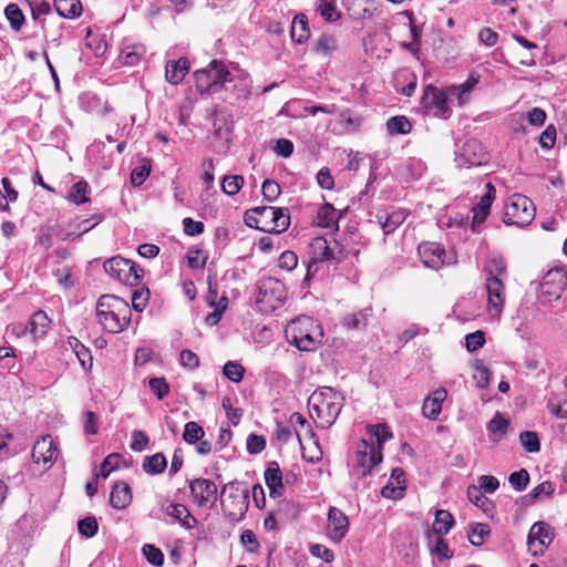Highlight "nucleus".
Masks as SVG:
<instances>
[{
	"instance_id": "obj_46",
	"label": "nucleus",
	"mask_w": 567,
	"mask_h": 567,
	"mask_svg": "<svg viewBox=\"0 0 567 567\" xmlns=\"http://www.w3.org/2000/svg\"><path fill=\"white\" fill-rule=\"evenodd\" d=\"M338 48L337 40L333 35L321 34L316 41L315 52L322 55L332 54Z\"/></svg>"
},
{
	"instance_id": "obj_9",
	"label": "nucleus",
	"mask_w": 567,
	"mask_h": 567,
	"mask_svg": "<svg viewBox=\"0 0 567 567\" xmlns=\"http://www.w3.org/2000/svg\"><path fill=\"white\" fill-rule=\"evenodd\" d=\"M258 289L257 303L262 305L266 309H278L286 299L284 285L275 278L260 280Z\"/></svg>"
},
{
	"instance_id": "obj_2",
	"label": "nucleus",
	"mask_w": 567,
	"mask_h": 567,
	"mask_svg": "<svg viewBox=\"0 0 567 567\" xmlns=\"http://www.w3.org/2000/svg\"><path fill=\"white\" fill-rule=\"evenodd\" d=\"M245 224L264 233L281 234L290 225L288 208L258 206L248 209L244 216Z\"/></svg>"
},
{
	"instance_id": "obj_44",
	"label": "nucleus",
	"mask_w": 567,
	"mask_h": 567,
	"mask_svg": "<svg viewBox=\"0 0 567 567\" xmlns=\"http://www.w3.org/2000/svg\"><path fill=\"white\" fill-rule=\"evenodd\" d=\"M367 431L375 439V447L382 453L383 444L392 437V433L388 430L386 425L382 423L368 425Z\"/></svg>"
},
{
	"instance_id": "obj_22",
	"label": "nucleus",
	"mask_w": 567,
	"mask_h": 567,
	"mask_svg": "<svg viewBox=\"0 0 567 567\" xmlns=\"http://www.w3.org/2000/svg\"><path fill=\"white\" fill-rule=\"evenodd\" d=\"M161 511L179 520L187 529H192L196 523L195 517L192 516L189 511L183 504H174L168 501H164L161 504Z\"/></svg>"
},
{
	"instance_id": "obj_59",
	"label": "nucleus",
	"mask_w": 567,
	"mask_h": 567,
	"mask_svg": "<svg viewBox=\"0 0 567 567\" xmlns=\"http://www.w3.org/2000/svg\"><path fill=\"white\" fill-rule=\"evenodd\" d=\"M261 192L266 200L275 202L279 197L281 189L277 182L272 179H266L262 183Z\"/></svg>"
},
{
	"instance_id": "obj_50",
	"label": "nucleus",
	"mask_w": 567,
	"mask_h": 567,
	"mask_svg": "<svg viewBox=\"0 0 567 567\" xmlns=\"http://www.w3.org/2000/svg\"><path fill=\"white\" fill-rule=\"evenodd\" d=\"M519 440L528 453H536L540 450V443L536 432L524 431L519 434Z\"/></svg>"
},
{
	"instance_id": "obj_3",
	"label": "nucleus",
	"mask_w": 567,
	"mask_h": 567,
	"mask_svg": "<svg viewBox=\"0 0 567 567\" xmlns=\"http://www.w3.org/2000/svg\"><path fill=\"white\" fill-rule=\"evenodd\" d=\"M288 341L301 351H311L317 348L323 337L321 326L311 317L302 316L286 328Z\"/></svg>"
},
{
	"instance_id": "obj_48",
	"label": "nucleus",
	"mask_w": 567,
	"mask_h": 567,
	"mask_svg": "<svg viewBox=\"0 0 567 567\" xmlns=\"http://www.w3.org/2000/svg\"><path fill=\"white\" fill-rule=\"evenodd\" d=\"M204 435L205 432L198 423L190 421L185 424L183 439L186 443L194 444L200 441Z\"/></svg>"
},
{
	"instance_id": "obj_57",
	"label": "nucleus",
	"mask_w": 567,
	"mask_h": 567,
	"mask_svg": "<svg viewBox=\"0 0 567 567\" xmlns=\"http://www.w3.org/2000/svg\"><path fill=\"white\" fill-rule=\"evenodd\" d=\"M78 528L81 535L90 538L97 533L99 524L95 517L90 516L79 520Z\"/></svg>"
},
{
	"instance_id": "obj_11",
	"label": "nucleus",
	"mask_w": 567,
	"mask_h": 567,
	"mask_svg": "<svg viewBox=\"0 0 567 567\" xmlns=\"http://www.w3.org/2000/svg\"><path fill=\"white\" fill-rule=\"evenodd\" d=\"M488 156L482 143L475 138L467 140L458 151L455 162L460 167L481 166Z\"/></svg>"
},
{
	"instance_id": "obj_8",
	"label": "nucleus",
	"mask_w": 567,
	"mask_h": 567,
	"mask_svg": "<svg viewBox=\"0 0 567 567\" xmlns=\"http://www.w3.org/2000/svg\"><path fill=\"white\" fill-rule=\"evenodd\" d=\"M382 462V453L374 444L362 439L357 444L355 465L353 472L359 477H364L372 473V468Z\"/></svg>"
},
{
	"instance_id": "obj_42",
	"label": "nucleus",
	"mask_w": 567,
	"mask_h": 567,
	"mask_svg": "<svg viewBox=\"0 0 567 567\" xmlns=\"http://www.w3.org/2000/svg\"><path fill=\"white\" fill-rule=\"evenodd\" d=\"M386 128L390 135L408 134L412 130V125L406 116H392L386 122Z\"/></svg>"
},
{
	"instance_id": "obj_37",
	"label": "nucleus",
	"mask_w": 567,
	"mask_h": 567,
	"mask_svg": "<svg viewBox=\"0 0 567 567\" xmlns=\"http://www.w3.org/2000/svg\"><path fill=\"white\" fill-rule=\"evenodd\" d=\"M508 421L502 416L499 412H496L493 419L487 423V430L491 434L493 442H498L501 437L507 432Z\"/></svg>"
},
{
	"instance_id": "obj_5",
	"label": "nucleus",
	"mask_w": 567,
	"mask_h": 567,
	"mask_svg": "<svg viewBox=\"0 0 567 567\" xmlns=\"http://www.w3.org/2000/svg\"><path fill=\"white\" fill-rule=\"evenodd\" d=\"M194 76L196 90L202 94H214L233 80L224 63L217 60L212 61L207 68L197 70Z\"/></svg>"
},
{
	"instance_id": "obj_34",
	"label": "nucleus",
	"mask_w": 567,
	"mask_h": 567,
	"mask_svg": "<svg viewBox=\"0 0 567 567\" xmlns=\"http://www.w3.org/2000/svg\"><path fill=\"white\" fill-rule=\"evenodd\" d=\"M68 343L71 349L74 351L76 358L79 359L83 369L89 370L92 367V355L91 351L81 343V341L75 337H69Z\"/></svg>"
},
{
	"instance_id": "obj_53",
	"label": "nucleus",
	"mask_w": 567,
	"mask_h": 567,
	"mask_svg": "<svg viewBox=\"0 0 567 567\" xmlns=\"http://www.w3.org/2000/svg\"><path fill=\"white\" fill-rule=\"evenodd\" d=\"M508 482L515 491L522 492L529 483V473L525 468H520L508 476Z\"/></svg>"
},
{
	"instance_id": "obj_49",
	"label": "nucleus",
	"mask_w": 567,
	"mask_h": 567,
	"mask_svg": "<svg viewBox=\"0 0 567 567\" xmlns=\"http://www.w3.org/2000/svg\"><path fill=\"white\" fill-rule=\"evenodd\" d=\"M555 492V486L551 482L545 481L538 484L525 496L528 504L536 502L542 495L550 496Z\"/></svg>"
},
{
	"instance_id": "obj_45",
	"label": "nucleus",
	"mask_w": 567,
	"mask_h": 567,
	"mask_svg": "<svg viewBox=\"0 0 567 567\" xmlns=\"http://www.w3.org/2000/svg\"><path fill=\"white\" fill-rule=\"evenodd\" d=\"M4 14L13 31H19L24 23V14L16 3H10L4 9Z\"/></svg>"
},
{
	"instance_id": "obj_56",
	"label": "nucleus",
	"mask_w": 567,
	"mask_h": 567,
	"mask_svg": "<svg viewBox=\"0 0 567 567\" xmlns=\"http://www.w3.org/2000/svg\"><path fill=\"white\" fill-rule=\"evenodd\" d=\"M151 173V164L147 159L141 166L135 167L131 173V183L134 186L142 185Z\"/></svg>"
},
{
	"instance_id": "obj_30",
	"label": "nucleus",
	"mask_w": 567,
	"mask_h": 567,
	"mask_svg": "<svg viewBox=\"0 0 567 567\" xmlns=\"http://www.w3.org/2000/svg\"><path fill=\"white\" fill-rule=\"evenodd\" d=\"M478 81L480 75L471 74L464 83L449 86L447 91L451 95H455L457 97L460 105H463L468 101V94L475 87Z\"/></svg>"
},
{
	"instance_id": "obj_18",
	"label": "nucleus",
	"mask_w": 567,
	"mask_h": 567,
	"mask_svg": "<svg viewBox=\"0 0 567 567\" xmlns=\"http://www.w3.org/2000/svg\"><path fill=\"white\" fill-rule=\"evenodd\" d=\"M58 456V449L51 436L47 435L38 440L32 449V460L37 464H52Z\"/></svg>"
},
{
	"instance_id": "obj_10",
	"label": "nucleus",
	"mask_w": 567,
	"mask_h": 567,
	"mask_svg": "<svg viewBox=\"0 0 567 567\" xmlns=\"http://www.w3.org/2000/svg\"><path fill=\"white\" fill-rule=\"evenodd\" d=\"M554 528H551L547 523H534L527 536L528 550L533 556L543 555L546 548L554 540Z\"/></svg>"
},
{
	"instance_id": "obj_27",
	"label": "nucleus",
	"mask_w": 567,
	"mask_h": 567,
	"mask_svg": "<svg viewBox=\"0 0 567 567\" xmlns=\"http://www.w3.org/2000/svg\"><path fill=\"white\" fill-rule=\"evenodd\" d=\"M189 70V62L186 58H181L177 61H169L166 64L165 76L171 84L181 83Z\"/></svg>"
},
{
	"instance_id": "obj_40",
	"label": "nucleus",
	"mask_w": 567,
	"mask_h": 567,
	"mask_svg": "<svg viewBox=\"0 0 567 567\" xmlns=\"http://www.w3.org/2000/svg\"><path fill=\"white\" fill-rule=\"evenodd\" d=\"M317 11L328 22H334L341 17L337 9V0H317Z\"/></svg>"
},
{
	"instance_id": "obj_31",
	"label": "nucleus",
	"mask_w": 567,
	"mask_h": 567,
	"mask_svg": "<svg viewBox=\"0 0 567 567\" xmlns=\"http://www.w3.org/2000/svg\"><path fill=\"white\" fill-rule=\"evenodd\" d=\"M292 41L303 43L309 39L310 31L308 28V19L303 13L297 14L291 23L290 30Z\"/></svg>"
},
{
	"instance_id": "obj_35",
	"label": "nucleus",
	"mask_w": 567,
	"mask_h": 567,
	"mask_svg": "<svg viewBox=\"0 0 567 567\" xmlns=\"http://www.w3.org/2000/svg\"><path fill=\"white\" fill-rule=\"evenodd\" d=\"M454 524V518L450 512L445 509H437L435 513V519L432 526L435 535H445L450 532Z\"/></svg>"
},
{
	"instance_id": "obj_38",
	"label": "nucleus",
	"mask_w": 567,
	"mask_h": 567,
	"mask_svg": "<svg viewBox=\"0 0 567 567\" xmlns=\"http://www.w3.org/2000/svg\"><path fill=\"white\" fill-rule=\"evenodd\" d=\"M167 466V461L164 454L156 453L152 456H146L143 462V471L147 474H161Z\"/></svg>"
},
{
	"instance_id": "obj_7",
	"label": "nucleus",
	"mask_w": 567,
	"mask_h": 567,
	"mask_svg": "<svg viewBox=\"0 0 567 567\" xmlns=\"http://www.w3.org/2000/svg\"><path fill=\"white\" fill-rule=\"evenodd\" d=\"M534 217L535 206L533 202L522 194H514L505 206L503 220L507 225L524 227L529 225Z\"/></svg>"
},
{
	"instance_id": "obj_4",
	"label": "nucleus",
	"mask_w": 567,
	"mask_h": 567,
	"mask_svg": "<svg viewBox=\"0 0 567 567\" xmlns=\"http://www.w3.org/2000/svg\"><path fill=\"white\" fill-rule=\"evenodd\" d=\"M220 504L224 513L229 518L238 519L248 509L249 491L238 482H229L221 488Z\"/></svg>"
},
{
	"instance_id": "obj_39",
	"label": "nucleus",
	"mask_w": 567,
	"mask_h": 567,
	"mask_svg": "<svg viewBox=\"0 0 567 567\" xmlns=\"http://www.w3.org/2000/svg\"><path fill=\"white\" fill-rule=\"evenodd\" d=\"M144 53L145 49L141 44L126 45L122 49L118 58L123 64L133 66L137 64Z\"/></svg>"
},
{
	"instance_id": "obj_13",
	"label": "nucleus",
	"mask_w": 567,
	"mask_h": 567,
	"mask_svg": "<svg viewBox=\"0 0 567 567\" xmlns=\"http://www.w3.org/2000/svg\"><path fill=\"white\" fill-rule=\"evenodd\" d=\"M422 104L427 111H432L437 117L447 118L450 109L446 94L433 85H427L422 96Z\"/></svg>"
},
{
	"instance_id": "obj_41",
	"label": "nucleus",
	"mask_w": 567,
	"mask_h": 567,
	"mask_svg": "<svg viewBox=\"0 0 567 567\" xmlns=\"http://www.w3.org/2000/svg\"><path fill=\"white\" fill-rule=\"evenodd\" d=\"M89 184L85 181H79L70 188L66 199L69 202L74 203L75 205H81L87 203L90 199L87 197Z\"/></svg>"
},
{
	"instance_id": "obj_23",
	"label": "nucleus",
	"mask_w": 567,
	"mask_h": 567,
	"mask_svg": "<svg viewBox=\"0 0 567 567\" xmlns=\"http://www.w3.org/2000/svg\"><path fill=\"white\" fill-rule=\"evenodd\" d=\"M485 188H486V193L481 197L477 206L475 208H473V213H474V216H473V228L476 225H481L482 223L485 221L486 217L489 214V209H491L492 203H493V200L495 198L496 189L493 186V184L492 183H487L485 185Z\"/></svg>"
},
{
	"instance_id": "obj_36",
	"label": "nucleus",
	"mask_w": 567,
	"mask_h": 567,
	"mask_svg": "<svg viewBox=\"0 0 567 567\" xmlns=\"http://www.w3.org/2000/svg\"><path fill=\"white\" fill-rule=\"evenodd\" d=\"M339 215L331 204L322 205L317 213V225L322 228H330L337 224Z\"/></svg>"
},
{
	"instance_id": "obj_26",
	"label": "nucleus",
	"mask_w": 567,
	"mask_h": 567,
	"mask_svg": "<svg viewBox=\"0 0 567 567\" xmlns=\"http://www.w3.org/2000/svg\"><path fill=\"white\" fill-rule=\"evenodd\" d=\"M132 491L127 483H116L111 492L110 503L115 509H124L132 503Z\"/></svg>"
},
{
	"instance_id": "obj_60",
	"label": "nucleus",
	"mask_w": 567,
	"mask_h": 567,
	"mask_svg": "<svg viewBox=\"0 0 567 567\" xmlns=\"http://www.w3.org/2000/svg\"><path fill=\"white\" fill-rule=\"evenodd\" d=\"M120 460H121V455L117 454V453H113V454L107 455L104 458L103 463L101 464L100 475L103 478L109 477V475L111 474L112 471L118 468Z\"/></svg>"
},
{
	"instance_id": "obj_43",
	"label": "nucleus",
	"mask_w": 567,
	"mask_h": 567,
	"mask_svg": "<svg viewBox=\"0 0 567 567\" xmlns=\"http://www.w3.org/2000/svg\"><path fill=\"white\" fill-rule=\"evenodd\" d=\"M488 525L482 523H473L467 533L468 540L474 546H481L485 538L489 535Z\"/></svg>"
},
{
	"instance_id": "obj_63",
	"label": "nucleus",
	"mask_w": 567,
	"mask_h": 567,
	"mask_svg": "<svg viewBox=\"0 0 567 567\" xmlns=\"http://www.w3.org/2000/svg\"><path fill=\"white\" fill-rule=\"evenodd\" d=\"M484 342H485V338H484V332H482V331H475V332L468 333L465 338L466 349L470 352L481 349L484 346Z\"/></svg>"
},
{
	"instance_id": "obj_29",
	"label": "nucleus",
	"mask_w": 567,
	"mask_h": 567,
	"mask_svg": "<svg viewBox=\"0 0 567 567\" xmlns=\"http://www.w3.org/2000/svg\"><path fill=\"white\" fill-rule=\"evenodd\" d=\"M311 260L315 262L333 259V251L323 237H316L310 243Z\"/></svg>"
},
{
	"instance_id": "obj_19",
	"label": "nucleus",
	"mask_w": 567,
	"mask_h": 567,
	"mask_svg": "<svg viewBox=\"0 0 567 567\" xmlns=\"http://www.w3.org/2000/svg\"><path fill=\"white\" fill-rule=\"evenodd\" d=\"M99 322L105 331L118 333L131 322V308L128 307L127 312H124L123 309L121 311L113 310L112 312H106L103 318L99 319Z\"/></svg>"
},
{
	"instance_id": "obj_32",
	"label": "nucleus",
	"mask_w": 567,
	"mask_h": 567,
	"mask_svg": "<svg viewBox=\"0 0 567 567\" xmlns=\"http://www.w3.org/2000/svg\"><path fill=\"white\" fill-rule=\"evenodd\" d=\"M54 8L59 16L75 19L82 13L80 0H54Z\"/></svg>"
},
{
	"instance_id": "obj_52",
	"label": "nucleus",
	"mask_w": 567,
	"mask_h": 567,
	"mask_svg": "<svg viewBox=\"0 0 567 567\" xmlns=\"http://www.w3.org/2000/svg\"><path fill=\"white\" fill-rule=\"evenodd\" d=\"M223 373L231 382L238 383L244 378L245 369L241 364L237 362L228 361L224 365Z\"/></svg>"
},
{
	"instance_id": "obj_6",
	"label": "nucleus",
	"mask_w": 567,
	"mask_h": 567,
	"mask_svg": "<svg viewBox=\"0 0 567 567\" xmlns=\"http://www.w3.org/2000/svg\"><path fill=\"white\" fill-rule=\"evenodd\" d=\"M103 268L110 277L125 286H136L144 276V270L130 259L115 256L103 264Z\"/></svg>"
},
{
	"instance_id": "obj_54",
	"label": "nucleus",
	"mask_w": 567,
	"mask_h": 567,
	"mask_svg": "<svg viewBox=\"0 0 567 567\" xmlns=\"http://www.w3.org/2000/svg\"><path fill=\"white\" fill-rule=\"evenodd\" d=\"M244 185V177L240 175H231L224 177L221 188L227 195H236Z\"/></svg>"
},
{
	"instance_id": "obj_25",
	"label": "nucleus",
	"mask_w": 567,
	"mask_h": 567,
	"mask_svg": "<svg viewBox=\"0 0 567 567\" xmlns=\"http://www.w3.org/2000/svg\"><path fill=\"white\" fill-rule=\"evenodd\" d=\"M121 309H123L124 312L128 311V303L124 299L113 295H103L96 303L97 320L103 318L106 312H112L113 310L121 311Z\"/></svg>"
},
{
	"instance_id": "obj_61",
	"label": "nucleus",
	"mask_w": 567,
	"mask_h": 567,
	"mask_svg": "<svg viewBox=\"0 0 567 567\" xmlns=\"http://www.w3.org/2000/svg\"><path fill=\"white\" fill-rule=\"evenodd\" d=\"M248 453L258 454L266 447V440L261 435L249 434L246 442Z\"/></svg>"
},
{
	"instance_id": "obj_16",
	"label": "nucleus",
	"mask_w": 567,
	"mask_h": 567,
	"mask_svg": "<svg viewBox=\"0 0 567 567\" xmlns=\"http://www.w3.org/2000/svg\"><path fill=\"white\" fill-rule=\"evenodd\" d=\"M349 529L348 516L337 507H330L328 512L327 536L338 544L347 535Z\"/></svg>"
},
{
	"instance_id": "obj_28",
	"label": "nucleus",
	"mask_w": 567,
	"mask_h": 567,
	"mask_svg": "<svg viewBox=\"0 0 567 567\" xmlns=\"http://www.w3.org/2000/svg\"><path fill=\"white\" fill-rule=\"evenodd\" d=\"M372 316V308L368 307L358 312L346 315L341 322L349 330H361L368 324L369 318Z\"/></svg>"
},
{
	"instance_id": "obj_12",
	"label": "nucleus",
	"mask_w": 567,
	"mask_h": 567,
	"mask_svg": "<svg viewBox=\"0 0 567 567\" xmlns=\"http://www.w3.org/2000/svg\"><path fill=\"white\" fill-rule=\"evenodd\" d=\"M192 497L200 507H212L217 501V485L207 478L189 482Z\"/></svg>"
},
{
	"instance_id": "obj_55",
	"label": "nucleus",
	"mask_w": 567,
	"mask_h": 567,
	"mask_svg": "<svg viewBox=\"0 0 567 567\" xmlns=\"http://www.w3.org/2000/svg\"><path fill=\"white\" fill-rule=\"evenodd\" d=\"M148 385L157 400H163L169 392V384L163 377L150 379Z\"/></svg>"
},
{
	"instance_id": "obj_62",
	"label": "nucleus",
	"mask_w": 567,
	"mask_h": 567,
	"mask_svg": "<svg viewBox=\"0 0 567 567\" xmlns=\"http://www.w3.org/2000/svg\"><path fill=\"white\" fill-rule=\"evenodd\" d=\"M150 297V290L148 289H140L135 290L132 295V307L134 310L141 312L145 309L147 300Z\"/></svg>"
},
{
	"instance_id": "obj_21",
	"label": "nucleus",
	"mask_w": 567,
	"mask_h": 567,
	"mask_svg": "<svg viewBox=\"0 0 567 567\" xmlns=\"http://www.w3.org/2000/svg\"><path fill=\"white\" fill-rule=\"evenodd\" d=\"M265 483L269 488L270 497L277 498L282 495V473L277 462H270L267 470L265 471Z\"/></svg>"
},
{
	"instance_id": "obj_33",
	"label": "nucleus",
	"mask_w": 567,
	"mask_h": 567,
	"mask_svg": "<svg viewBox=\"0 0 567 567\" xmlns=\"http://www.w3.org/2000/svg\"><path fill=\"white\" fill-rule=\"evenodd\" d=\"M408 217V213L404 209L394 210L386 214L384 219L380 216L381 228L384 234L393 233L400 225L404 223Z\"/></svg>"
},
{
	"instance_id": "obj_17",
	"label": "nucleus",
	"mask_w": 567,
	"mask_h": 567,
	"mask_svg": "<svg viewBox=\"0 0 567 567\" xmlns=\"http://www.w3.org/2000/svg\"><path fill=\"white\" fill-rule=\"evenodd\" d=\"M419 256L424 266L439 270L445 264V249L436 243H423L417 248Z\"/></svg>"
},
{
	"instance_id": "obj_1",
	"label": "nucleus",
	"mask_w": 567,
	"mask_h": 567,
	"mask_svg": "<svg viewBox=\"0 0 567 567\" xmlns=\"http://www.w3.org/2000/svg\"><path fill=\"white\" fill-rule=\"evenodd\" d=\"M344 398L332 388H322L309 399L310 414L321 429L330 427L339 416Z\"/></svg>"
},
{
	"instance_id": "obj_24",
	"label": "nucleus",
	"mask_w": 567,
	"mask_h": 567,
	"mask_svg": "<svg viewBox=\"0 0 567 567\" xmlns=\"http://www.w3.org/2000/svg\"><path fill=\"white\" fill-rule=\"evenodd\" d=\"M50 323L51 320L44 311L39 310L32 315L27 326L29 334L32 336L33 341H38L39 339H43L45 337Z\"/></svg>"
},
{
	"instance_id": "obj_58",
	"label": "nucleus",
	"mask_w": 567,
	"mask_h": 567,
	"mask_svg": "<svg viewBox=\"0 0 567 567\" xmlns=\"http://www.w3.org/2000/svg\"><path fill=\"white\" fill-rule=\"evenodd\" d=\"M431 551L433 555L443 559H449L453 556V553L450 550L447 543L442 538V535H436Z\"/></svg>"
},
{
	"instance_id": "obj_64",
	"label": "nucleus",
	"mask_w": 567,
	"mask_h": 567,
	"mask_svg": "<svg viewBox=\"0 0 567 567\" xmlns=\"http://www.w3.org/2000/svg\"><path fill=\"white\" fill-rule=\"evenodd\" d=\"M297 265H298V256L291 250L284 251L278 259V266L281 269H285L288 271L295 269L297 267Z\"/></svg>"
},
{
	"instance_id": "obj_47",
	"label": "nucleus",
	"mask_w": 567,
	"mask_h": 567,
	"mask_svg": "<svg viewBox=\"0 0 567 567\" xmlns=\"http://www.w3.org/2000/svg\"><path fill=\"white\" fill-rule=\"evenodd\" d=\"M484 272L486 278L496 277L503 279L506 277V264L503 258H492L487 261Z\"/></svg>"
},
{
	"instance_id": "obj_15",
	"label": "nucleus",
	"mask_w": 567,
	"mask_h": 567,
	"mask_svg": "<svg viewBox=\"0 0 567 567\" xmlns=\"http://www.w3.org/2000/svg\"><path fill=\"white\" fill-rule=\"evenodd\" d=\"M488 311L493 316H499L505 301V286L503 279L496 277L485 278Z\"/></svg>"
},
{
	"instance_id": "obj_14",
	"label": "nucleus",
	"mask_w": 567,
	"mask_h": 567,
	"mask_svg": "<svg viewBox=\"0 0 567 567\" xmlns=\"http://www.w3.org/2000/svg\"><path fill=\"white\" fill-rule=\"evenodd\" d=\"M567 286V275L563 268L555 267L547 271L540 284L542 293L553 299H559Z\"/></svg>"
},
{
	"instance_id": "obj_20",
	"label": "nucleus",
	"mask_w": 567,
	"mask_h": 567,
	"mask_svg": "<svg viewBox=\"0 0 567 567\" xmlns=\"http://www.w3.org/2000/svg\"><path fill=\"white\" fill-rule=\"evenodd\" d=\"M446 396L447 391L443 388L436 389L430 395H427L422 406V413L424 417L435 420L442 411V403Z\"/></svg>"
},
{
	"instance_id": "obj_51",
	"label": "nucleus",
	"mask_w": 567,
	"mask_h": 567,
	"mask_svg": "<svg viewBox=\"0 0 567 567\" xmlns=\"http://www.w3.org/2000/svg\"><path fill=\"white\" fill-rule=\"evenodd\" d=\"M143 555L146 560L156 567H159L164 564V554L163 551L151 544H145L142 548Z\"/></svg>"
}]
</instances>
